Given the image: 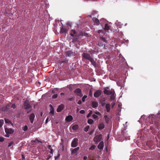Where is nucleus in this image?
I'll return each mask as SVG.
<instances>
[{
	"label": "nucleus",
	"instance_id": "64",
	"mask_svg": "<svg viewBox=\"0 0 160 160\" xmlns=\"http://www.w3.org/2000/svg\"><path fill=\"white\" fill-rule=\"evenodd\" d=\"M49 106H50V107H51V108H53V107H52V105H51V104H50V105H49Z\"/></svg>",
	"mask_w": 160,
	"mask_h": 160
},
{
	"label": "nucleus",
	"instance_id": "16",
	"mask_svg": "<svg viewBox=\"0 0 160 160\" xmlns=\"http://www.w3.org/2000/svg\"><path fill=\"white\" fill-rule=\"evenodd\" d=\"M79 149V147H77L72 149L71 151V153L72 155H73L74 154H77L78 151Z\"/></svg>",
	"mask_w": 160,
	"mask_h": 160
},
{
	"label": "nucleus",
	"instance_id": "30",
	"mask_svg": "<svg viewBox=\"0 0 160 160\" xmlns=\"http://www.w3.org/2000/svg\"><path fill=\"white\" fill-rule=\"evenodd\" d=\"M88 123L90 124H92L93 123V121L91 119H89L88 120Z\"/></svg>",
	"mask_w": 160,
	"mask_h": 160
},
{
	"label": "nucleus",
	"instance_id": "25",
	"mask_svg": "<svg viewBox=\"0 0 160 160\" xmlns=\"http://www.w3.org/2000/svg\"><path fill=\"white\" fill-rule=\"evenodd\" d=\"M68 31V29L62 27L61 28V32L63 33H66Z\"/></svg>",
	"mask_w": 160,
	"mask_h": 160
},
{
	"label": "nucleus",
	"instance_id": "14",
	"mask_svg": "<svg viewBox=\"0 0 160 160\" xmlns=\"http://www.w3.org/2000/svg\"><path fill=\"white\" fill-rule=\"evenodd\" d=\"M92 19L94 22L95 23V24L97 26L99 25V24L100 23V22L101 21V19L99 21V20L98 18H93Z\"/></svg>",
	"mask_w": 160,
	"mask_h": 160
},
{
	"label": "nucleus",
	"instance_id": "28",
	"mask_svg": "<svg viewBox=\"0 0 160 160\" xmlns=\"http://www.w3.org/2000/svg\"><path fill=\"white\" fill-rule=\"evenodd\" d=\"M104 29L105 30H108L110 29V27L108 25V24H105Z\"/></svg>",
	"mask_w": 160,
	"mask_h": 160
},
{
	"label": "nucleus",
	"instance_id": "47",
	"mask_svg": "<svg viewBox=\"0 0 160 160\" xmlns=\"http://www.w3.org/2000/svg\"><path fill=\"white\" fill-rule=\"evenodd\" d=\"M95 114H96V115H101V113L99 112H95Z\"/></svg>",
	"mask_w": 160,
	"mask_h": 160
},
{
	"label": "nucleus",
	"instance_id": "3",
	"mask_svg": "<svg viewBox=\"0 0 160 160\" xmlns=\"http://www.w3.org/2000/svg\"><path fill=\"white\" fill-rule=\"evenodd\" d=\"M84 33L82 32H78L77 34H76L73 39V41L78 42L79 41L78 39L81 38V36H83Z\"/></svg>",
	"mask_w": 160,
	"mask_h": 160
},
{
	"label": "nucleus",
	"instance_id": "33",
	"mask_svg": "<svg viewBox=\"0 0 160 160\" xmlns=\"http://www.w3.org/2000/svg\"><path fill=\"white\" fill-rule=\"evenodd\" d=\"M90 128L89 126H87L84 129V131L86 132H87Z\"/></svg>",
	"mask_w": 160,
	"mask_h": 160
},
{
	"label": "nucleus",
	"instance_id": "32",
	"mask_svg": "<svg viewBox=\"0 0 160 160\" xmlns=\"http://www.w3.org/2000/svg\"><path fill=\"white\" fill-rule=\"evenodd\" d=\"M28 129V127L27 125H25L22 128V130L25 131H27Z\"/></svg>",
	"mask_w": 160,
	"mask_h": 160
},
{
	"label": "nucleus",
	"instance_id": "45",
	"mask_svg": "<svg viewBox=\"0 0 160 160\" xmlns=\"http://www.w3.org/2000/svg\"><path fill=\"white\" fill-rule=\"evenodd\" d=\"M13 144V142H11L10 143H8V147H10L11 145H12Z\"/></svg>",
	"mask_w": 160,
	"mask_h": 160
},
{
	"label": "nucleus",
	"instance_id": "20",
	"mask_svg": "<svg viewBox=\"0 0 160 160\" xmlns=\"http://www.w3.org/2000/svg\"><path fill=\"white\" fill-rule=\"evenodd\" d=\"M73 53L72 51V50H68L66 52V55L69 57L73 56Z\"/></svg>",
	"mask_w": 160,
	"mask_h": 160
},
{
	"label": "nucleus",
	"instance_id": "51",
	"mask_svg": "<svg viewBox=\"0 0 160 160\" xmlns=\"http://www.w3.org/2000/svg\"><path fill=\"white\" fill-rule=\"evenodd\" d=\"M78 103L79 105L81 104H82V102H81V100H79L78 102Z\"/></svg>",
	"mask_w": 160,
	"mask_h": 160
},
{
	"label": "nucleus",
	"instance_id": "54",
	"mask_svg": "<svg viewBox=\"0 0 160 160\" xmlns=\"http://www.w3.org/2000/svg\"><path fill=\"white\" fill-rule=\"evenodd\" d=\"M88 158L86 156H84L83 157V159L84 160H86Z\"/></svg>",
	"mask_w": 160,
	"mask_h": 160
},
{
	"label": "nucleus",
	"instance_id": "1",
	"mask_svg": "<svg viewBox=\"0 0 160 160\" xmlns=\"http://www.w3.org/2000/svg\"><path fill=\"white\" fill-rule=\"evenodd\" d=\"M149 122L150 123L153 124L157 129L160 128V115L156 116L154 115H151L149 117Z\"/></svg>",
	"mask_w": 160,
	"mask_h": 160
},
{
	"label": "nucleus",
	"instance_id": "19",
	"mask_svg": "<svg viewBox=\"0 0 160 160\" xmlns=\"http://www.w3.org/2000/svg\"><path fill=\"white\" fill-rule=\"evenodd\" d=\"M147 146L150 148L153 144V142L152 141H148L146 143Z\"/></svg>",
	"mask_w": 160,
	"mask_h": 160
},
{
	"label": "nucleus",
	"instance_id": "36",
	"mask_svg": "<svg viewBox=\"0 0 160 160\" xmlns=\"http://www.w3.org/2000/svg\"><path fill=\"white\" fill-rule=\"evenodd\" d=\"M87 97V95H84L82 98V101L83 102H84L85 101V99H86Z\"/></svg>",
	"mask_w": 160,
	"mask_h": 160
},
{
	"label": "nucleus",
	"instance_id": "4",
	"mask_svg": "<svg viewBox=\"0 0 160 160\" xmlns=\"http://www.w3.org/2000/svg\"><path fill=\"white\" fill-rule=\"evenodd\" d=\"M114 90L112 91H109L108 90H104L103 91V93L107 95H111V99L112 100L113 99L114 94Z\"/></svg>",
	"mask_w": 160,
	"mask_h": 160
},
{
	"label": "nucleus",
	"instance_id": "31",
	"mask_svg": "<svg viewBox=\"0 0 160 160\" xmlns=\"http://www.w3.org/2000/svg\"><path fill=\"white\" fill-rule=\"evenodd\" d=\"M92 110L90 111V112H89V113L88 114L87 116V118H89L90 117V116H91L92 114Z\"/></svg>",
	"mask_w": 160,
	"mask_h": 160
},
{
	"label": "nucleus",
	"instance_id": "53",
	"mask_svg": "<svg viewBox=\"0 0 160 160\" xmlns=\"http://www.w3.org/2000/svg\"><path fill=\"white\" fill-rule=\"evenodd\" d=\"M115 103H112V107L113 108L115 105Z\"/></svg>",
	"mask_w": 160,
	"mask_h": 160
},
{
	"label": "nucleus",
	"instance_id": "44",
	"mask_svg": "<svg viewBox=\"0 0 160 160\" xmlns=\"http://www.w3.org/2000/svg\"><path fill=\"white\" fill-rule=\"evenodd\" d=\"M89 96L90 97H92V93L91 90H89Z\"/></svg>",
	"mask_w": 160,
	"mask_h": 160
},
{
	"label": "nucleus",
	"instance_id": "62",
	"mask_svg": "<svg viewBox=\"0 0 160 160\" xmlns=\"http://www.w3.org/2000/svg\"><path fill=\"white\" fill-rule=\"evenodd\" d=\"M52 157V156H50L49 157H48V158L47 159V160H48L49 158H51V157Z\"/></svg>",
	"mask_w": 160,
	"mask_h": 160
},
{
	"label": "nucleus",
	"instance_id": "18",
	"mask_svg": "<svg viewBox=\"0 0 160 160\" xmlns=\"http://www.w3.org/2000/svg\"><path fill=\"white\" fill-rule=\"evenodd\" d=\"M98 128L99 130L103 129L105 128L104 123L103 122L100 123L98 126Z\"/></svg>",
	"mask_w": 160,
	"mask_h": 160
},
{
	"label": "nucleus",
	"instance_id": "58",
	"mask_svg": "<svg viewBox=\"0 0 160 160\" xmlns=\"http://www.w3.org/2000/svg\"><path fill=\"white\" fill-rule=\"evenodd\" d=\"M36 141H38V142H40V143H42V142L41 141H40L38 139H36Z\"/></svg>",
	"mask_w": 160,
	"mask_h": 160
},
{
	"label": "nucleus",
	"instance_id": "22",
	"mask_svg": "<svg viewBox=\"0 0 160 160\" xmlns=\"http://www.w3.org/2000/svg\"><path fill=\"white\" fill-rule=\"evenodd\" d=\"M73 119V118L71 115H69L67 116L66 118V120L68 122L71 121Z\"/></svg>",
	"mask_w": 160,
	"mask_h": 160
},
{
	"label": "nucleus",
	"instance_id": "34",
	"mask_svg": "<svg viewBox=\"0 0 160 160\" xmlns=\"http://www.w3.org/2000/svg\"><path fill=\"white\" fill-rule=\"evenodd\" d=\"M96 146L94 145H92L89 148L90 150H93L95 149Z\"/></svg>",
	"mask_w": 160,
	"mask_h": 160
},
{
	"label": "nucleus",
	"instance_id": "8",
	"mask_svg": "<svg viewBox=\"0 0 160 160\" xmlns=\"http://www.w3.org/2000/svg\"><path fill=\"white\" fill-rule=\"evenodd\" d=\"M78 139L77 138H74L72 140L71 144V147L75 148L78 145Z\"/></svg>",
	"mask_w": 160,
	"mask_h": 160
},
{
	"label": "nucleus",
	"instance_id": "9",
	"mask_svg": "<svg viewBox=\"0 0 160 160\" xmlns=\"http://www.w3.org/2000/svg\"><path fill=\"white\" fill-rule=\"evenodd\" d=\"M102 134H100L96 136L93 138V141L96 143L100 142L102 139Z\"/></svg>",
	"mask_w": 160,
	"mask_h": 160
},
{
	"label": "nucleus",
	"instance_id": "37",
	"mask_svg": "<svg viewBox=\"0 0 160 160\" xmlns=\"http://www.w3.org/2000/svg\"><path fill=\"white\" fill-rule=\"evenodd\" d=\"M54 112L53 108H51V111H50V113L52 114H54Z\"/></svg>",
	"mask_w": 160,
	"mask_h": 160
},
{
	"label": "nucleus",
	"instance_id": "29",
	"mask_svg": "<svg viewBox=\"0 0 160 160\" xmlns=\"http://www.w3.org/2000/svg\"><path fill=\"white\" fill-rule=\"evenodd\" d=\"M5 121L7 123L12 124L11 121L8 119H5Z\"/></svg>",
	"mask_w": 160,
	"mask_h": 160
},
{
	"label": "nucleus",
	"instance_id": "55",
	"mask_svg": "<svg viewBox=\"0 0 160 160\" xmlns=\"http://www.w3.org/2000/svg\"><path fill=\"white\" fill-rule=\"evenodd\" d=\"M109 89V87H106V88H104V90H108V89Z\"/></svg>",
	"mask_w": 160,
	"mask_h": 160
},
{
	"label": "nucleus",
	"instance_id": "50",
	"mask_svg": "<svg viewBox=\"0 0 160 160\" xmlns=\"http://www.w3.org/2000/svg\"><path fill=\"white\" fill-rule=\"evenodd\" d=\"M98 45L102 46L103 45V44L102 43H101L100 42H98Z\"/></svg>",
	"mask_w": 160,
	"mask_h": 160
},
{
	"label": "nucleus",
	"instance_id": "48",
	"mask_svg": "<svg viewBox=\"0 0 160 160\" xmlns=\"http://www.w3.org/2000/svg\"><path fill=\"white\" fill-rule=\"evenodd\" d=\"M80 113L81 114H84L85 113V111L84 110H82L80 111Z\"/></svg>",
	"mask_w": 160,
	"mask_h": 160
},
{
	"label": "nucleus",
	"instance_id": "21",
	"mask_svg": "<svg viewBox=\"0 0 160 160\" xmlns=\"http://www.w3.org/2000/svg\"><path fill=\"white\" fill-rule=\"evenodd\" d=\"M98 106V103L97 102H92V106L93 108H96Z\"/></svg>",
	"mask_w": 160,
	"mask_h": 160
},
{
	"label": "nucleus",
	"instance_id": "7",
	"mask_svg": "<svg viewBox=\"0 0 160 160\" xmlns=\"http://www.w3.org/2000/svg\"><path fill=\"white\" fill-rule=\"evenodd\" d=\"M74 93L76 94V96L80 97H82L83 95L82 93L81 89L79 88L76 89L74 91Z\"/></svg>",
	"mask_w": 160,
	"mask_h": 160
},
{
	"label": "nucleus",
	"instance_id": "60",
	"mask_svg": "<svg viewBox=\"0 0 160 160\" xmlns=\"http://www.w3.org/2000/svg\"><path fill=\"white\" fill-rule=\"evenodd\" d=\"M8 134H7L5 136L7 137H9V135Z\"/></svg>",
	"mask_w": 160,
	"mask_h": 160
},
{
	"label": "nucleus",
	"instance_id": "59",
	"mask_svg": "<svg viewBox=\"0 0 160 160\" xmlns=\"http://www.w3.org/2000/svg\"><path fill=\"white\" fill-rule=\"evenodd\" d=\"M158 151H160V149H158V150H157L156 151H155V152L156 153L158 152Z\"/></svg>",
	"mask_w": 160,
	"mask_h": 160
},
{
	"label": "nucleus",
	"instance_id": "24",
	"mask_svg": "<svg viewBox=\"0 0 160 160\" xmlns=\"http://www.w3.org/2000/svg\"><path fill=\"white\" fill-rule=\"evenodd\" d=\"M110 105L109 103L107 104L106 105V108L107 112H109L110 110Z\"/></svg>",
	"mask_w": 160,
	"mask_h": 160
},
{
	"label": "nucleus",
	"instance_id": "12",
	"mask_svg": "<svg viewBox=\"0 0 160 160\" xmlns=\"http://www.w3.org/2000/svg\"><path fill=\"white\" fill-rule=\"evenodd\" d=\"M35 115L33 113H31L29 116V119L31 123H33L35 118Z\"/></svg>",
	"mask_w": 160,
	"mask_h": 160
},
{
	"label": "nucleus",
	"instance_id": "38",
	"mask_svg": "<svg viewBox=\"0 0 160 160\" xmlns=\"http://www.w3.org/2000/svg\"><path fill=\"white\" fill-rule=\"evenodd\" d=\"M3 122L4 121L3 120H0V128H1L2 126Z\"/></svg>",
	"mask_w": 160,
	"mask_h": 160
},
{
	"label": "nucleus",
	"instance_id": "41",
	"mask_svg": "<svg viewBox=\"0 0 160 160\" xmlns=\"http://www.w3.org/2000/svg\"><path fill=\"white\" fill-rule=\"evenodd\" d=\"M60 156V154L58 153V154L57 156L55 157V160H57V159H58L59 158Z\"/></svg>",
	"mask_w": 160,
	"mask_h": 160
},
{
	"label": "nucleus",
	"instance_id": "57",
	"mask_svg": "<svg viewBox=\"0 0 160 160\" xmlns=\"http://www.w3.org/2000/svg\"><path fill=\"white\" fill-rule=\"evenodd\" d=\"M60 95L61 96L64 95V93L63 92H61L60 93Z\"/></svg>",
	"mask_w": 160,
	"mask_h": 160
},
{
	"label": "nucleus",
	"instance_id": "56",
	"mask_svg": "<svg viewBox=\"0 0 160 160\" xmlns=\"http://www.w3.org/2000/svg\"><path fill=\"white\" fill-rule=\"evenodd\" d=\"M48 118H47L46 120V122L47 123L48 122Z\"/></svg>",
	"mask_w": 160,
	"mask_h": 160
},
{
	"label": "nucleus",
	"instance_id": "15",
	"mask_svg": "<svg viewBox=\"0 0 160 160\" xmlns=\"http://www.w3.org/2000/svg\"><path fill=\"white\" fill-rule=\"evenodd\" d=\"M64 107V105L63 104H61L59 105L57 110V111L58 112H60L63 109Z\"/></svg>",
	"mask_w": 160,
	"mask_h": 160
},
{
	"label": "nucleus",
	"instance_id": "2",
	"mask_svg": "<svg viewBox=\"0 0 160 160\" xmlns=\"http://www.w3.org/2000/svg\"><path fill=\"white\" fill-rule=\"evenodd\" d=\"M82 57L84 59L89 61L92 64L94 67L96 66V62H95L93 58L92 57L90 54L84 52L82 54Z\"/></svg>",
	"mask_w": 160,
	"mask_h": 160
},
{
	"label": "nucleus",
	"instance_id": "23",
	"mask_svg": "<svg viewBox=\"0 0 160 160\" xmlns=\"http://www.w3.org/2000/svg\"><path fill=\"white\" fill-rule=\"evenodd\" d=\"M106 101V99L104 98L102 99L100 101V103L102 107H104L106 104V103L105 102Z\"/></svg>",
	"mask_w": 160,
	"mask_h": 160
},
{
	"label": "nucleus",
	"instance_id": "46",
	"mask_svg": "<svg viewBox=\"0 0 160 160\" xmlns=\"http://www.w3.org/2000/svg\"><path fill=\"white\" fill-rule=\"evenodd\" d=\"M4 141V138L3 137H0V142H2Z\"/></svg>",
	"mask_w": 160,
	"mask_h": 160
},
{
	"label": "nucleus",
	"instance_id": "40",
	"mask_svg": "<svg viewBox=\"0 0 160 160\" xmlns=\"http://www.w3.org/2000/svg\"><path fill=\"white\" fill-rule=\"evenodd\" d=\"M10 107L13 109H15L16 108V106L14 104H13L11 105H10Z\"/></svg>",
	"mask_w": 160,
	"mask_h": 160
},
{
	"label": "nucleus",
	"instance_id": "13",
	"mask_svg": "<svg viewBox=\"0 0 160 160\" xmlns=\"http://www.w3.org/2000/svg\"><path fill=\"white\" fill-rule=\"evenodd\" d=\"M5 131L7 134H11L13 133L14 131L12 128H5Z\"/></svg>",
	"mask_w": 160,
	"mask_h": 160
},
{
	"label": "nucleus",
	"instance_id": "10",
	"mask_svg": "<svg viewBox=\"0 0 160 160\" xmlns=\"http://www.w3.org/2000/svg\"><path fill=\"white\" fill-rule=\"evenodd\" d=\"M102 93V91L99 90L96 91L94 94V96L95 98H98L101 95Z\"/></svg>",
	"mask_w": 160,
	"mask_h": 160
},
{
	"label": "nucleus",
	"instance_id": "61",
	"mask_svg": "<svg viewBox=\"0 0 160 160\" xmlns=\"http://www.w3.org/2000/svg\"><path fill=\"white\" fill-rule=\"evenodd\" d=\"M150 129H151V130H153V127L152 126L150 127Z\"/></svg>",
	"mask_w": 160,
	"mask_h": 160
},
{
	"label": "nucleus",
	"instance_id": "17",
	"mask_svg": "<svg viewBox=\"0 0 160 160\" xmlns=\"http://www.w3.org/2000/svg\"><path fill=\"white\" fill-rule=\"evenodd\" d=\"M104 147V142L103 141L101 142L98 146V148L99 149H102Z\"/></svg>",
	"mask_w": 160,
	"mask_h": 160
},
{
	"label": "nucleus",
	"instance_id": "63",
	"mask_svg": "<svg viewBox=\"0 0 160 160\" xmlns=\"http://www.w3.org/2000/svg\"><path fill=\"white\" fill-rule=\"evenodd\" d=\"M72 98H69V100L70 101H72Z\"/></svg>",
	"mask_w": 160,
	"mask_h": 160
},
{
	"label": "nucleus",
	"instance_id": "39",
	"mask_svg": "<svg viewBox=\"0 0 160 160\" xmlns=\"http://www.w3.org/2000/svg\"><path fill=\"white\" fill-rule=\"evenodd\" d=\"M101 40L102 41H103V42H106L107 41L105 38L102 37L101 38Z\"/></svg>",
	"mask_w": 160,
	"mask_h": 160
},
{
	"label": "nucleus",
	"instance_id": "35",
	"mask_svg": "<svg viewBox=\"0 0 160 160\" xmlns=\"http://www.w3.org/2000/svg\"><path fill=\"white\" fill-rule=\"evenodd\" d=\"M72 84H70L68 86V88L70 90L72 91Z\"/></svg>",
	"mask_w": 160,
	"mask_h": 160
},
{
	"label": "nucleus",
	"instance_id": "26",
	"mask_svg": "<svg viewBox=\"0 0 160 160\" xmlns=\"http://www.w3.org/2000/svg\"><path fill=\"white\" fill-rule=\"evenodd\" d=\"M104 118L105 119V121L107 123H109V120H110V118L109 117H108L107 115H105L104 116Z\"/></svg>",
	"mask_w": 160,
	"mask_h": 160
},
{
	"label": "nucleus",
	"instance_id": "43",
	"mask_svg": "<svg viewBox=\"0 0 160 160\" xmlns=\"http://www.w3.org/2000/svg\"><path fill=\"white\" fill-rule=\"evenodd\" d=\"M92 117L93 118L95 119H97L98 118V116L94 114L92 115Z\"/></svg>",
	"mask_w": 160,
	"mask_h": 160
},
{
	"label": "nucleus",
	"instance_id": "42",
	"mask_svg": "<svg viewBox=\"0 0 160 160\" xmlns=\"http://www.w3.org/2000/svg\"><path fill=\"white\" fill-rule=\"evenodd\" d=\"M58 97V95L57 94H55L53 95L52 96V98L53 99L56 98Z\"/></svg>",
	"mask_w": 160,
	"mask_h": 160
},
{
	"label": "nucleus",
	"instance_id": "52",
	"mask_svg": "<svg viewBox=\"0 0 160 160\" xmlns=\"http://www.w3.org/2000/svg\"><path fill=\"white\" fill-rule=\"evenodd\" d=\"M48 149L50 150L51 149H52V148H51V146L50 145H48Z\"/></svg>",
	"mask_w": 160,
	"mask_h": 160
},
{
	"label": "nucleus",
	"instance_id": "6",
	"mask_svg": "<svg viewBox=\"0 0 160 160\" xmlns=\"http://www.w3.org/2000/svg\"><path fill=\"white\" fill-rule=\"evenodd\" d=\"M10 107V103L8 104L2 108V110L5 112H10L11 111Z\"/></svg>",
	"mask_w": 160,
	"mask_h": 160
},
{
	"label": "nucleus",
	"instance_id": "27",
	"mask_svg": "<svg viewBox=\"0 0 160 160\" xmlns=\"http://www.w3.org/2000/svg\"><path fill=\"white\" fill-rule=\"evenodd\" d=\"M72 128L73 130H77L78 128V126L77 124H75L73 126Z\"/></svg>",
	"mask_w": 160,
	"mask_h": 160
},
{
	"label": "nucleus",
	"instance_id": "11",
	"mask_svg": "<svg viewBox=\"0 0 160 160\" xmlns=\"http://www.w3.org/2000/svg\"><path fill=\"white\" fill-rule=\"evenodd\" d=\"M78 32H76L75 30L72 29L70 30L69 31V34L71 35V36L73 37L74 38V37L76 34H77Z\"/></svg>",
	"mask_w": 160,
	"mask_h": 160
},
{
	"label": "nucleus",
	"instance_id": "5",
	"mask_svg": "<svg viewBox=\"0 0 160 160\" xmlns=\"http://www.w3.org/2000/svg\"><path fill=\"white\" fill-rule=\"evenodd\" d=\"M24 108L26 110H28L32 108V106L29 103V101L26 100L23 103Z\"/></svg>",
	"mask_w": 160,
	"mask_h": 160
},
{
	"label": "nucleus",
	"instance_id": "49",
	"mask_svg": "<svg viewBox=\"0 0 160 160\" xmlns=\"http://www.w3.org/2000/svg\"><path fill=\"white\" fill-rule=\"evenodd\" d=\"M50 153H51L52 154V156L53 155V153L54 152L53 150L52 149H51L50 150Z\"/></svg>",
	"mask_w": 160,
	"mask_h": 160
}]
</instances>
